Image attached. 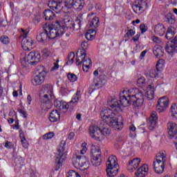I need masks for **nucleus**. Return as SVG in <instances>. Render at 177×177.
I'll use <instances>...</instances> for the list:
<instances>
[{"label":"nucleus","mask_w":177,"mask_h":177,"mask_svg":"<svg viewBox=\"0 0 177 177\" xmlns=\"http://www.w3.org/2000/svg\"><path fill=\"white\" fill-rule=\"evenodd\" d=\"M67 77L71 82H75L78 80V77L74 73H68Z\"/></svg>","instance_id":"nucleus-44"},{"label":"nucleus","mask_w":177,"mask_h":177,"mask_svg":"<svg viewBox=\"0 0 177 177\" xmlns=\"http://www.w3.org/2000/svg\"><path fill=\"white\" fill-rule=\"evenodd\" d=\"M63 1L65 8H67V9H71L73 8V0H53V1H49L48 6L55 13H61L63 9V6H62Z\"/></svg>","instance_id":"nucleus-6"},{"label":"nucleus","mask_w":177,"mask_h":177,"mask_svg":"<svg viewBox=\"0 0 177 177\" xmlns=\"http://www.w3.org/2000/svg\"><path fill=\"white\" fill-rule=\"evenodd\" d=\"M54 106L57 110H67L68 109V104L66 102H62L58 100L54 101Z\"/></svg>","instance_id":"nucleus-25"},{"label":"nucleus","mask_w":177,"mask_h":177,"mask_svg":"<svg viewBox=\"0 0 177 177\" xmlns=\"http://www.w3.org/2000/svg\"><path fill=\"white\" fill-rule=\"evenodd\" d=\"M41 102L42 104H45L46 107H48V106H50V99H49V95L45 94L43 97H41Z\"/></svg>","instance_id":"nucleus-36"},{"label":"nucleus","mask_w":177,"mask_h":177,"mask_svg":"<svg viewBox=\"0 0 177 177\" xmlns=\"http://www.w3.org/2000/svg\"><path fill=\"white\" fill-rule=\"evenodd\" d=\"M60 93L63 96H66V95H68V93H70V90L64 86H62L60 88Z\"/></svg>","instance_id":"nucleus-47"},{"label":"nucleus","mask_w":177,"mask_h":177,"mask_svg":"<svg viewBox=\"0 0 177 177\" xmlns=\"http://www.w3.org/2000/svg\"><path fill=\"white\" fill-rule=\"evenodd\" d=\"M145 82L146 79H145V77H140L137 81L138 86H142Z\"/></svg>","instance_id":"nucleus-49"},{"label":"nucleus","mask_w":177,"mask_h":177,"mask_svg":"<svg viewBox=\"0 0 177 177\" xmlns=\"http://www.w3.org/2000/svg\"><path fill=\"white\" fill-rule=\"evenodd\" d=\"M152 41L155 44H160L161 43V39H160V37H156V36L152 37Z\"/></svg>","instance_id":"nucleus-52"},{"label":"nucleus","mask_w":177,"mask_h":177,"mask_svg":"<svg viewBox=\"0 0 177 177\" xmlns=\"http://www.w3.org/2000/svg\"><path fill=\"white\" fill-rule=\"evenodd\" d=\"M153 52L154 56H156V57L158 59H160V57H162V56H164V48L160 45L155 46L153 47Z\"/></svg>","instance_id":"nucleus-22"},{"label":"nucleus","mask_w":177,"mask_h":177,"mask_svg":"<svg viewBox=\"0 0 177 177\" xmlns=\"http://www.w3.org/2000/svg\"><path fill=\"white\" fill-rule=\"evenodd\" d=\"M45 77H46V73H38L32 80V84L35 86H38V85H42L45 81Z\"/></svg>","instance_id":"nucleus-16"},{"label":"nucleus","mask_w":177,"mask_h":177,"mask_svg":"<svg viewBox=\"0 0 177 177\" xmlns=\"http://www.w3.org/2000/svg\"><path fill=\"white\" fill-rule=\"evenodd\" d=\"M48 38H49V35L48 34V30L46 29H44L43 32L36 36L38 42H46Z\"/></svg>","instance_id":"nucleus-23"},{"label":"nucleus","mask_w":177,"mask_h":177,"mask_svg":"<svg viewBox=\"0 0 177 177\" xmlns=\"http://www.w3.org/2000/svg\"><path fill=\"white\" fill-rule=\"evenodd\" d=\"M153 31L156 35L162 37L165 34V26L162 24H158L155 26Z\"/></svg>","instance_id":"nucleus-21"},{"label":"nucleus","mask_w":177,"mask_h":177,"mask_svg":"<svg viewBox=\"0 0 177 177\" xmlns=\"http://www.w3.org/2000/svg\"><path fill=\"white\" fill-rule=\"evenodd\" d=\"M149 171V165H143L137 170V173L136 174L137 177H145L147 175V172Z\"/></svg>","instance_id":"nucleus-20"},{"label":"nucleus","mask_w":177,"mask_h":177,"mask_svg":"<svg viewBox=\"0 0 177 177\" xmlns=\"http://www.w3.org/2000/svg\"><path fill=\"white\" fill-rule=\"evenodd\" d=\"M146 53H147V50H143L140 55V60L143 59V58L146 56Z\"/></svg>","instance_id":"nucleus-58"},{"label":"nucleus","mask_w":177,"mask_h":177,"mask_svg":"<svg viewBox=\"0 0 177 177\" xmlns=\"http://www.w3.org/2000/svg\"><path fill=\"white\" fill-rule=\"evenodd\" d=\"M140 29L141 30V33L143 34L144 32H146V31H147V26L142 24L140 26Z\"/></svg>","instance_id":"nucleus-51"},{"label":"nucleus","mask_w":177,"mask_h":177,"mask_svg":"<svg viewBox=\"0 0 177 177\" xmlns=\"http://www.w3.org/2000/svg\"><path fill=\"white\" fill-rule=\"evenodd\" d=\"M19 113H20V114H22V115H24V118H27V113L25 112L24 110L19 109Z\"/></svg>","instance_id":"nucleus-60"},{"label":"nucleus","mask_w":177,"mask_h":177,"mask_svg":"<svg viewBox=\"0 0 177 177\" xmlns=\"http://www.w3.org/2000/svg\"><path fill=\"white\" fill-rule=\"evenodd\" d=\"M129 130L131 132H135V131H136V127L133 124H131L129 127Z\"/></svg>","instance_id":"nucleus-63"},{"label":"nucleus","mask_w":177,"mask_h":177,"mask_svg":"<svg viewBox=\"0 0 177 177\" xmlns=\"http://www.w3.org/2000/svg\"><path fill=\"white\" fill-rule=\"evenodd\" d=\"M80 55H77L76 58V64L77 66H81V64L84 63L85 59H86V53H85V50H81Z\"/></svg>","instance_id":"nucleus-30"},{"label":"nucleus","mask_w":177,"mask_h":177,"mask_svg":"<svg viewBox=\"0 0 177 177\" xmlns=\"http://www.w3.org/2000/svg\"><path fill=\"white\" fill-rule=\"evenodd\" d=\"M80 96H81V91L77 90L76 91V93L73 95V97L71 101V103H78L80 100Z\"/></svg>","instance_id":"nucleus-38"},{"label":"nucleus","mask_w":177,"mask_h":177,"mask_svg":"<svg viewBox=\"0 0 177 177\" xmlns=\"http://www.w3.org/2000/svg\"><path fill=\"white\" fill-rule=\"evenodd\" d=\"M21 143L25 149H27L28 147V142H27V140H26L25 137H23L21 140Z\"/></svg>","instance_id":"nucleus-48"},{"label":"nucleus","mask_w":177,"mask_h":177,"mask_svg":"<svg viewBox=\"0 0 177 177\" xmlns=\"http://www.w3.org/2000/svg\"><path fill=\"white\" fill-rule=\"evenodd\" d=\"M74 136H75V134L74 133V132H71V133H69L68 138V139H70V140H71L72 139L74 138Z\"/></svg>","instance_id":"nucleus-62"},{"label":"nucleus","mask_w":177,"mask_h":177,"mask_svg":"<svg viewBox=\"0 0 177 177\" xmlns=\"http://www.w3.org/2000/svg\"><path fill=\"white\" fill-rule=\"evenodd\" d=\"M86 144L83 143L82 145V149L80 150L78 153H76V156L73 158V163L75 168H77L79 169H81V171H85L89 168L91 163L89 162V159L86 158L84 154L86 153Z\"/></svg>","instance_id":"nucleus-3"},{"label":"nucleus","mask_w":177,"mask_h":177,"mask_svg":"<svg viewBox=\"0 0 177 177\" xmlns=\"http://www.w3.org/2000/svg\"><path fill=\"white\" fill-rule=\"evenodd\" d=\"M50 122H57L60 120V113L57 110H53L48 117Z\"/></svg>","instance_id":"nucleus-26"},{"label":"nucleus","mask_w":177,"mask_h":177,"mask_svg":"<svg viewBox=\"0 0 177 177\" xmlns=\"http://www.w3.org/2000/svg\"><path fill=\"white\" fill-rule=\"evenodd\" d=\"M160 70L156 67L151 69L149 72H147L145 75L147 77H150L151 78H157V77L160 75Z\"/></svg>","instance_id":"nucleus-27"},{"label":"nucleus","mask_w":177,"mask_h":177,"mask_svg":"<svg viewBox=\"0 0 177 177\" xmlns=\"http://www.w3.org/2000/svg\"><path fill=\"white\" fill-rule=\"evenodd\" d=\"M84 5L85 1L84 0H76L75 2L73 0L72 3V8L73 7L74 9H77V10H82Z\"/></svg>","instance_id":"nucleus-29"},{"label":"nucleus","mask_w":177,"mask_h":177,"mask_svg":"<svg viewBox=\"0 0 177 177\" xmlns=\"http://www.w3.org/2000/svg\"><path fill=\"white\" fill-rule=\"evenodd\" d=\"M132 9L135 13H138V12H143V2L140 1L133 4Z\"/></svg>","instance_id":"nucleus-32"},{"label":"nucleus","mask_w":177,"mask_h":177,"mask_svg":"<svg viewBox=\"0 0 177 177\" xmlns=\"http://www.w3.org/2000/svg\"><path fill=\"white\" fill-rule=\"evenodd\" d=\"M45 90L47 92L48 95H50V97H51V99H53V97H55V95H53V86L52 84H46Z\"/></svg>","instance_id":"nucleus-35"},{"label":"nucleus","mask_w":177,"mask_h":177,"mask_svg":"<svg viewBox=\"0 0 177 177\" xmlns=\"http://www.w3.org/2000/svg\"><path fill=\"white\" fill-rule=\"evenodd\" d=\"M66 26L60 25L59 21H55L48 25L46 30L48 31L49 39H55L57 37H60L64 34Z\"/></svg>","instance_id":"nucleus-4"},{"label":"nucleus","mask_w":177,"mask_h":177,"mask_svg":"<svg viewBox=\"0 0 177 177\" xmlns=\"http://www.w3.org/2000/svg\"><path fill=\"white\" fill-rule=\"evenodd\" d=\"M53 136H55V133L52 132V131H50L48 132V133L46 134H44L43 136V139L44 140H46L48 139H52V138H53Z\"/></svg>","instance_id":"nucleus-45"},{"label":"nucleus","mask_w":177,"mask_h":177,"mask_svg":"<svg viewBox=\"0 0 177 177\" xmlns=\"http://www.w3.org/2000/svg\"><path fill=\"white\" fill-rule=\"evenodd\" d=\"M160 64H161V66H162V64H164V59H159L156 64V67L158 68V66H160Z\"/></svg>","instance_id":"nucleus-61"},{"label":"nucleus","mask_w":177,"mask_h":177,"mask_svg":"<svg viewBox=\"0 0 177 177\" xmlns=\"http://www.w3.org/2000/svg\"><path fill=\"white\" fill-rule=\"evenodd\" d=\"M21 31L24 36L21 42L24 50H31L34 45V41L30 37H27V34H28L27 30L21 29Z\"/></svg>","instance_id":"nucleus-10"},{"label":"nucleus","mask_w":177,"mask_h":177,"mask_svg":"<svg viewBox=\"0 0 177 177\" xmlns=\"http://www.w3.org/2000/svg\"><path fill=\"white\" fill-rule=\"evenodd\" d=\"M88 131L90 132V136L93 139H95V140H103L101 126L99 127L96 125L92 124L89 127Z\"/></svg>","instance_id":"nucleus-12"},{"label":"nucleus","mask_w":177,"mask_h":177,"mask_svg":"<svg viewBox=\"0 0 177 177\" xmlns=\"http://www.w3.org/2000/svg\"><path fill=\"white\" fill-rule=\"evenodd\" d=\"M4 147L6 149H12L13 147V145H12V142L7 141V142H6Z\"/></svg>","instance_id":"nucleus-55"},{"label":"nucleus","mask_w":177,"mask_h":177,"mask_svg":"<svg viewBox=\"0 0 177 177\" xmlns=\"http://www.w3.org/2000/svg\"><path fill=\"white\" fill-rule=\"evenodd\" d=\"M164 19L167 24H175L176 23V18H175V15L172 13L169 12L166 14Z\"/></svg>","instance_id":"nucleus-28"},{"label":"nucleus","mask_w":177,"mask_h":177,"mask_svg":"<svg viewBox=\"0 0 177 177\" xmlns=\"http://www.w3.org/2000/svg\"><path fill=\"white\" fill-rule=\"evenodd\" d=\"M140 37V34H137L136 36H134L132 39L134 42H138L139 41V38Z\"/></svg>","instance_id":"nucleus-59"},{"label":"nucleus","mask_w":177,"mask_h":177,"mask_svg":"<svg viewBox=\"0 0 177 177\" xmlns=\"http://www.w3.org/2000/svg\"><path fill=\"white\" fill-rule=\"evenodd\" d=\"M81 46H82V48L83 49L82 50H85V49L88 48V43H86L85 41H83L81 44Z\"/></svg>","instance_id":"nucleus-57"},{"label":"nucleus","mask_w":177,"mask_h":177,"mask_svg":"<svg viewBox=\"0 0 177 177\" xmlns=\"http://www.w3.org/2000/svg\"><path fill=\"white\" fill-rule=\"evenodd\" d=\"M174 34L170 32H166L165 38L166 39H171V38H174Z\"/></svg>","instance_id":"nucleus-56"},{"label":"nucleus","mask_w":177,"mask_h":177,"mask_svg":"<svg viewBox=\"0 0 177 177\" xmlns=\"http://www.w3.org/2000/svg\"><path fill=\"white\" fill-rule=\"evenodd\" d=\"M102 122L108 124L115 129V131H120L122 129V122H118V116L109 108H103L100 112Z\"/></svg>","instance_id":"nucleus-2"},{"label":"nucleus","mask_w":177,"mask_h":177,"mask_svg":"<svg viewBox=\"0 0 177 177\" xmlns=\"http://www.w3.org/2000/svg\"><path fill=\"white\" fill-rule=\"evenodd\" d=\"M54 17H55V13L53 12L52 10L49 9L44 10V16H43V18L44 19V20H53Z\"/></svg>","instance_id":"nucleus-33"},{"label":"nucleus","mask_w":177,"mask_h":177,"mask_svg":"<svg viewBox=\"0 0 177 177\" xmlns=\"http://www.w3.org/2000/svg\"><path fill=\"white\" fill-rule=\"evenodd\" d=\"M91 37V30L87 31L85 35V38H86V39H88V41H92L93 37Z\"/></svg>","instance_id":"nucleus-54"},{"label":"nucleus","mask_w":177,"mask_h":177,"mask_svg":"<svg viewBox=\"0 0 177 177\" xmlns=\"http://www.w3.org/2000/svg\"><path fill=\"white\" fill-rule=\"evenodd\" d=\"M101 133L102 136V140L104 139V136H110V133H111V127L110 124H108L104 122H101Z\"/></svg>","instance_id":"nucleus-19"},{"label":"nucleus","mask_w":177,"mask_h":177,"mask_svg":"<svg viewBox=\"0 0 177 177\" xmlns=\"http://www.w3.org/2000/svg\"><path fill=\"white\" fill-rule=\"evenodd\" d=\"M64 24L66 28H74V26H73V24H74V21L73 20L68 19L67 21H64Z\"/></svg>","instance_id":"nucleus-46"},{"label":"nucleus","mask_w":177,"mask_h":177,"mask_svg":"<svg viewBox=\"0 0 177 177\" xmlns=\"http://www.w3.org/2000/svg\"><path fill=\"white\" fill-rule=\"evenodd\" d=\"M37 71H38L39 74H42V73H46L45 71V68L42 66H39L36 68Z\"/></svg>","instance_id":"nucleus-50"},{"label":"nucleus","mask_w":177,"mask_h":177,"mask_svg":"<svg viewBox=\"0 0 177 177\" xmlns=\"http://www.w3.org/2000/svg\"><path fill=\"white\" fill-rule=\"evenodd\" d=\"M146 97L149 100H152L154 99V86L151 84H149L147 87V95Z\"/></svg>","instance_id":"nucleus-31"},{"label":"nucleus","mask_w":177,"mask_h":177,"mask_svg":"<svg viewBox=\"0 0 177 177\" xmlns=\"http://www.w3.org/2000/svg\"><path fill=\"white\" fill-rule=\"evenodd\" d=\"M133 35H135V30H133V29H129L124 35V38H126V39H129V38L133 37Z\"/></svg>","instance_id":"nucleus-43"},{"label":"nucleus","mask_w":177,"mask_h":177,"mask_svg":"<svg viewBox=\"0 0 177 177\" xmlns=\"http://www.w3.org/2000/svg\"><path fill=\"white\" fill-rule=\"evenodd\" d=\"M105 84L106 75H100L99 76V77H94L91 86L88 88L89 95L92 94V92H93V91H96V89L102 88Z\"/></svg>","instance_id":"nucleus-9"},{"label":"nucleus","mask_w":177,"mask_h":177,"mask_svg":"<svg viewBox=\"0 0 177 177\" xmlns=\"http://www.w3.org/2000/svg\"><path fill=\"white\" fill-rule=\"evenodd\" d=\"M25 61L31 66H37L38 62L41 61V54L38 51H31L25 58Z\"/></svg>","instance_id":"nucleus-11"},{"label":"nucleus","mask_w":177,"mask_h":177,"mask_svg":"<svg viewBox=\"0 0 177 177\" xmlns=\"http://www.w3.org/2000/svg\"><path fill=\"white\" fill-rule=\"evenodd\" d=\"M74 57H75V54L71 52L67 57L66 64H73L74 63Z\"/></svg>","instance_id":"nucleus-39"},{"label":"nucleus","mask_w":177,"mask_h":177,"mask_svg":"<svg viewBox=\"0 0 177 177\" xmlns=\"http://www.w3.org/2000/svg\"><path fill=\"white\" fill-rule=\"evenodd\" d=\"M140 165V158H136L129 162V165L127 166L128 171L131 172H133L139 167Z\"/></svg>","instance_id":"nucleus-18"},{"label":"nucleus","mask_w":177,"mask_h":177,"mask_svg":"<svg viewBox=\"0 0 177 177\" xmlns=\"http://www.w3.org/2000/svg\"><path fill=\"white\" fill-rule=\"evenodd\" d=\"M177 48V36L171 41H168L165 47L167 53H174Z\"/></svg>","instance_id":"nucleus-17"},{"label":"nucleus","mask_w":177,"mask_h":177,"mask_svg":"<svg viewBox=\"0 0 177 177\" xmlns=\"http://www.w3.org/2000/svg\"><path fill=\"white\" fill-rule=\"evenodd\" d=\"M32 100V99L31 98V95H28L27 97V101L28 104H31V101Z\"/></svg>","instance_id":"nucleus-64"},{"label":"nucleus","mask_w":177,"mask_h":177,"mask_svg":"<svg viewBox=\"0 0 177 177\" xmlns=\"http://www.w3.org/2000/svg\"><path fill=\"white\" fill-rule=\"evenodd\" d=\"M169 114L173 118V120H176L177 118V104H172L170 110H169Z\"/></svg>","instance_id":"nucleus-34"},{"label":"nucleus","mask_w":177,"mask_h":177,"mask_svg":"<svg viewBox=\"0 0 177 177\" xmlns=\"http://www.w3.org/2000/svg\"><path fill=\"white\" fill-rule=\"evenodd\" d=\"M157 120L158 117L157 116V112L152 111L149 118L147 120L148 128L150 131H153L157 125Z\"/></svg>","instance_id":"nucleus-15"},{"label":"nucleus","mask_w":177,"mask_h":177,"mask_svg":"<svg viewBox=\"0 0 177 177\" xmlns=\"http://www.w3.org/2000/svg\"><path fill=\"white\" fill-rule=\"evenodd\" d=\"M83 66H85V68H89V65L92 64V60L91 58L86 57L84 61H83Z\"/></svg>","instance_id":"nucleus-42"},{"label":"nucleus","mask_w":177,"mask_h":177,"mask_svg":"<svg viewBox=\"0 0 177 177\" xmlns=\"http://www.w3.org/2000/svg\"><path fill=\"white\" fill-rule=\"evenodd\" d=\"M168 104H169V100H168V97L163 96L159 98L156 105V111L158 113H162V111H165V109L168 107Z\"/></svg>","instance_id":"nucleus-14"},{"label":"nucleus","mask_w":177,"mask_h":177,"mask_svg":"<svg viewBox=\"0 0 177 177\" xmlns=\"http://www.w3.org/2000/svg\"><path fill=\"white\" fill-rule=\"evenodd\" d=\"M167 162V152L160 151L156 154V158L153 161V169L156 174H162L165 169Z\"/></svg>","instance_id":"nucleus-5"},{"label":"nucleus","mask_w":177,"mask_h":177,"mask_svg":"<svg viewBox=\"0 0 177 177\" xmlns=\"http://www.w3.org/2000/svg\"><path fill=\"white\" fill-rule=\"evenodd\" d=\"M119 102L123 107L132 104L134 107H141L145 102L143 91L138 88L123 90L119 95Z\"/></svg>","instance_id":"nucleus-1"},{"label":"nucleus","mask_w":177,"mask_h":177,"mask_svg":"<svg viewBox=\"0 0 177 177\" xmlns=\"http://www.w3.org/2000/svg\"><path fill=\"white\" fill-rule=\"evenodd\" d=\"M91 164L94 167H99L100 164L102 163V157H101V153L100 149H94L91 150Z\"/></svg>","instance_id":"nucleus-13"},{"label":"nucleus","mask_w":177,"mask_h":177,"mask_svg":"<svg viewBox=\"0 0 177 177\" xmlns=\"http://www.w3.org/2000/svg\"><path fill=\"white\" fill-rule=\"evenodd\" d=\"M82 21L81 19H77L75 22H73V24H72V26H74V30H81V23Z\"/></svg>","instance_id":"nucleus-40"},{"label":"nucleus","mask_w":177,"mask_h":177,"mask_svg":"<svg viewBox=\"0 0 177 177\" xmlns=\"http://www.w3.org/2000/svg\"><path fill=\"white\" fill-rule=\"evenodd\" d=\"M90 27L91 28H97L99 27V17H95L90 22Z\"/></svg>","instance_id":"nucleus-37"},{"label":"nucleus","mask_w":177,"mask_h":177,"mask_svg":"<svg viewBox=\"0 0 177 177\" xmlns=\"http://www.w3.org/2000/svg\"><path fill=\"white\" fill-rule=\"evenodd\" d=\"M106 175L109 177H114L118 174V163L117 162V157L111 156L106 162Z\"/></svg>","instance_id":"nucleus-7"},{"label":"nucleus","mask_w":177,"mask_h":177,"mask_svg":"<svg viewBox=\"0 0 177 177\" xmlns=\"http://www.w3.org/2000/svg\"><path fill=\"white\" fill-rule=\"evenodd\" d=\"M42 53L45 57H48V56H49V55H50V51H49V50H48V48H44L42 50Z\"/></svg>","instance_id":"nucleus-53"},{"label":"nucleus","mask_w":177,"mask_h":177,"mask_svg":"<svg viewBox=\"0 0 177 177\" xmlns=\"http://www.w3.org/2000/svg\"><path fill=\"white\" fill-rule=\"evenodd\" d=\"M66 141L62 140L58 149L59 154L55 156V170L59 171L62 167H63V162L66 160L64 156V151L66 150Z\"/></svg>","instance_id":"nucleus-8"},{"label":"nucleus","mask_w":177,"mask_h":177,"mask_svg":"<svg viewBox=\"0 0 177 177\" xmlns=\"http://www.w3.org/2000/svg\"><path fill=\"white\" fill-rule=\"evenodd\" d=\"M0 41L3 44V45H8L10 42V39L7 35H1L0 37Z\"/></svg>","instance_id":"nucleus-41"},{"label":"nucleus","mask_w":177,"mask_h":177,"mask_svg":"<svg viewBox=\"0 0 177 177\" xmlns=\"http://www.w3.org/2000/svg\"><path fill=\"white\" fill-rule=\"evenodd\" d=\"M107 104L109 107H111L114 111H121V105L115 100L108 101Z\"/></svg>","instance_id":"nucleus-24"}]
</instances>
